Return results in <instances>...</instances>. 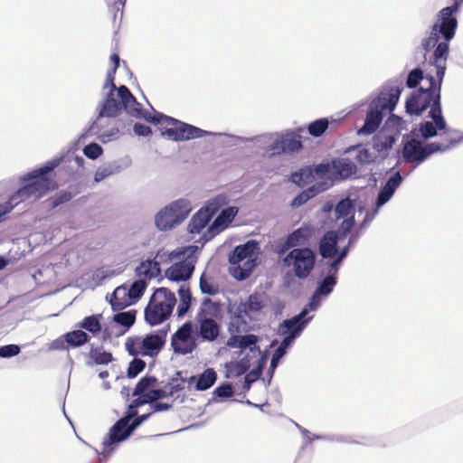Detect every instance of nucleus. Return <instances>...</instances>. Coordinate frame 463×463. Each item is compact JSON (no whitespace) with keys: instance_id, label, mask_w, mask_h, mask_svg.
Segmentation results:
<instances>
[{"instance_id":"24","label":"nucleus","mask_w":463,"mask_h":463,"mask_svg":"<svg viewBox=\"0 0 463 463\" xmlns=\"http://www.w3.org/2000/svg\"><path fill=\"white\" fill-rule=\"evenodd\" d=\"M357 172L356 165L347 158L332 160V175L335 180L348 179Z\"/></svg>"},{"instance_id":"18","label":"nucleus","mask_w":463,"mask_h":463,"mask_svg":"<svg viewBox=\"0 0 463 463\" xmlns=\"http://www.w3.org/2000/svg\"><path fill=\"white\" fill-rule=\"evenodd\" d=\"M228 313L230 315L228 331L231 335L248 333L251 329L248 314L239 303L231 304Z\"/></svg>"},{"instance_id":"19","label":"nucleus","mask_w":463,"mask_h":463,"mask_svg":"<svg viewBox=\"0 0 463 463\" xmlns=\"http://www.w3.org/2000/svg\"><path fill=\"white\" fill-rule=\"evenodd\" d=\"M313 316L307 317V310H301L299 314L291 318L283 320L279 326V335H293L298 338L313 319Z\"/></svg>"},{"instance_id":"14","label":"nucleus","mask_w":463,"mask_h":463,"mask_svg":"<svg viewBox=\"0 0 463 463\" xmlns=\"http://www.w3.org/2000/svg\"><path fill=\"white\" fill-rule=\"evenodd\" d=\"M428 117L431 118V121L427 120L420 122L418 128L411 130V136L428 140L437 137L439 130L447 129V122L442 115V109L441 106L439 105L438 99L436 100L435 107L431 108L429 111Z\"/></svg>"},{"instance_id":"28","label":"nucleus","mask_w":463,"mask_h":463,"mask_svg":"<svg viewBox=\"0 0 463 463\" xmlns=\"http://www.w3.org/2000/svg\"><path fill=\"white\" fill-rule=\"evenodd\" d=\"M109 302L114 311H120L132 305L128 288L125 285L118 287L111 294Z\"/></svg>"},{"instance_id":"44","label":"nucleus","mask_w":463,"mask_h":463,"mask_svg":"<svg viewBox=\"0 0 463 463\" xmlns=\"http://www.w3.org/2000/svg\"><path fill=\"white\" fill-rule=\"evenodd\" d=\"M395 137L392 135H376L373 140V146L379 154L387 153L395 143Z\"/></svg>"},{"instance_id":"37","label":"nucleus","mask_w":463,"mask_h":463,"mask_svg":"<svg viewBox=\"0 0 463 463\" xmlns=\"http://www.w3.org/2000/svg\"><path fill=\"white\" fill-rule=\"evenodd\" d=\"M114 360L110 352L103 350L102 347H91L89 353V361L87 365L92 366L93 364L105 365Z\"/></svg>"},{"instance_id":"25","label":"nucleus","mask_w":463,"mask_h":463,"mask_svg":"<svg viewBox=\"0 0 463 463\" xmlns=\"http://www.w3.org/2000/svg\"><path fill=\"white\" fill-rule=\"evenodd\" d=\"M259 248V243L255 240H250L244 244L238 245L234 248L229 256V261L232 267L241 263L247 259L252 258L255 250Z\"/></svg>"},{"instance_id":"13","label":"nucleus","mask_w":463,"mask_h":463,"mask_svg":"<svg viewBox=\"0 0 463 463\" xmlns=\"http://www.w3.org/2000/svg\"><path fill=\"white\" fill-rule=\"evenodd\" d=\"M198 345V337L195 335L192 321L184 323L171 337V347L176 354L186 355L192 354Z\"/></svg>"},{"instance_id":"39","label":"nucleus","mask_w":463,"mask_h":463,"mask_svg":"<svg viewBox=\"0 0 463 463\" xmlns=\"http://www.w3.org/2000/svg\"><path fill=\"white\" fill-rule=\"evenodd\" d=\"M209 214L201 209L192 217L188 223V232L191 234H199L211 221Z\"/></svg>"},{"instance_id":"22","label":"nucleus","mask_w":463,"mask_h":463,"mask_svg":"<svg viewBox=\"0 0 463 463\" xmlns=\"http://www.w3.org/2000/svg\"><path fill=\"white\" fill-rule=\"evenodd\" d=\"M149 302L155 303V306L159 309H163L165 314L169 317L176 304V298L175 294L168 288H159L154 292Z\"/></svg>"},{"instance_id":"61","label":"nucleus","mask_w":463,"mask_h":463,"mask_svg":"<svg viewBox=\"0 0 463 463\" xmlns=\"http://www.w3.org/2000/svg\"><path fill=\"white\" fill-rule=\"evenodd\" d=\"M386 125L388 128H393L396 133H400L402 130L405 129V121L399 116L392 114L387 121Z\"/></svg>"},{"instance_id":"11","label":"nucleus","mask_w":463,"mask_h":463,"mask_svg":"<svg viewBox=\"0 0 463 463\" xmlns=\"http://www.w3.org/2000/svg\"><path fill=\"white\" fill-rule=\"evenodd\" d=\"M197 249V246H187L172 251L170 258L180 261L174 263L165 270V277L172 281L188 280L194 270V264L185 259H189Z\"/></svg>"},{"instance_id":"33","label":"nucleus","mask_w":463,"mask_h":463,"mask_svg":"<svg viewBox=\"0 0 463 463\" xmlns=\"http://www.w3.org/2000/svg\"><path fill=\"white\" fill-rule=\"evenodd\" d=\"M256 265V258L247 259L243 260L241 263L231 267L230 273L237 280H245L250 277Z\"/></svg>"},{"instance_id":"10","label":"nucleus","mask_w":463,"mask_h":463,"mask_svg":"<svg viewBox=\"0 0 463 463\" xmlns=\"http://www.w3.org/2000/svg\"><path fill=\"white\" fill-rule=\"evenodd\" d=\"M317 260L315 251L309 247L296 248L288 251L282 260L284 266L292 267L294 275L299 279H307L314 269Z\"/></svg>"},{"instance_id":"26","label":"nucleus","mask_w":463,"mask_h":463,"mask_svg":"<svg viewBox=\"0 0 463 463\" xmlns=\"http://www.w3.org/2000/svg\"><path fill=\"white\" fill-rule=\"evenodd\" d=\"M314 228L311 225L304 224L296 229L286 237L290 242L293 249L301 248L300 246L306 244L313 236Z\"/></svg>"},{"instance_id":"48","label":"nucleus","mask_w":463,"mask_h":463,"mask_svg":"<svg viewBox=\"0 0 463 463\" xmlns=\"http://www.w3.org/2000/svg\"><path fill=\"white\" fill-rule=\"evenodd\" d=\"M97 130L99 132L96 134H92L91 136L98 135L99 140L103 143H107V142H109V141L117 138L118 136V133H119V130L117 127H113L110 129L101 131V128L99 126V121H98V129ZM90 136V135L86 136L85 133H83L80 137V139L84 140L86 137H88Z\"/></svg>"},{"instance_id":"42","label":"nucleus","mask_w":463,"mask_h":463,"mask_svg":"<svg viewBox=\"0 0 463 463\" xmlns=\"http://www.w3.org/2000/svg\"><path fill=\"white\" fill-rule=\"evenodd\" d=\"M280 143L282 144L281 146L285 148L284 154L297 152L303 146L299 139V136L292 132L280 134Z\"/></svg>"},{"instance_id":"55","label":"nucleus","mask_w":463,"mask_h":463,"mask_svg":"<svg viewBox=\"0 0 463 463\" xmlns=\"http://www.w3.org/2000/svg\"><path fill=\"white\" fill-rule=\"evenodd\" d=\"M354 225L355 220L354 214H352L348 218H344L337 231L339 239L345 238L351 232Z\"/></svg>"},{"instance_id":"16","label":"nucleus","mask_w":463,"mask_h":463,"mask_svg":"<svg viewBox=\"0 0 463 463\" xmlns=\"http://www.w3.org/2000/svg\"><path fill=\"white\" fill-rule=\"evenodd\" d=\"M197 325L194 328L198 343H213L221 334V326L212 317L204 314L203 308L196 316Z\"/></svg>"},{"instance_id":"20","label":"nucleus","mask_w":463,"mask_h":463,"mask_svg":"<svg viewBox=\"0 0 463 463\" xmlns=\"http://www.w3.org/2000/svg\"><path fill=\"white\" fill-rule=\"evenodd\" d=\"M259 342V336L252 334L246 335H232L227 342L226 345L230 348H240L241 350L249 349V351L255 356V354H260L261 351L260 346L257 345Z\"/></svg>"},{"instance_id":"9","label":"nucleus","mask_w":463,"mask_h":463,"mask_svg":"<svg viewBox=\"0 0 463 463\" xmlns=\"http://www.w3.org/2000/svg\"><path fill=\"white\" fill-rule=\"evenodd\" d=\"M193 207L188 199L175 200L160 210L155 216L156 226L160 231H168L183 222Z\"/></svg>"},{"instance_id":"31","label":"nucleus","mask_w":463,"mask_h":463,"mask_svg":"<svg viewBox=\"0 0 463 463\" xmlns=\"http://www.w3.org/2000/svg\"><path fill=\"white\" fill-rule=\"evenodd\" d=\"M128 164H122L120 160H115L113 162H109L100 167H99L94 175V181L96 183H99L102 180L113 175L115 174H118L123 169L128 167Z\"/></svg>"},{"instance_id":"59","label":"nucleus","mask_w":463,"mask_h":463,"mask_svg":"<svg viewBox=\"0 0 463 463\" xmlns=\"http://www.w3.org/2000/svg\"><path fill=\"white\" fill-rule=\"evenodd\" d=\"M325 299L326 298L324 297L314 291L308 304L302 310H307V315L309 311H317L320 307L322 301Z\"/></svg>"},{"instance_id":"36","label":"nucleus","mask_w":463,"mask_h":463,"mask_svg":"<svg viewBox=\"0 0 463 463\" xmlns=\"http://www.w3.org/2000/svg\"><path fill=\"white\" fill-rule=\"evenodd\" d=\"M146 322L154 326L162 324L168 317L163 309H159L155 303L149 302L144 311Z\"/></svg>"},{"instance_id":"41","label":"nucleus","mask_w":463,"mask_h":463,"mask_svg":"<svg viewBox=\"0 0 463 463\" xmlns=\"http://www.w3.org/2000/svg\"><path fill=\"white\" fill-rule=\"evenodd\" d=\"M102 315H91L84 317L80 323L79 326L92 334L94 336L99 335L102 330L101 320Z\"/></svg>"},{"instance_id":"4","label":"nucleus","mask_w":463,"mask_h":463,"mask_svg":"<svg viewBox=\"0 0 463 463\" xmlns=\"http://www.w3.org/2000/svg\"><path fill=\"white\" fill-rule=\"evenodd\" d=\"M462 4L463 0H454L452 5L444 7L438 13L430 35L421 41V46L426 52L438 44H445L448 53L449 52V42L454 38L458 27L456 14Z\"/></svg>"},{"instance_id":"1","label":"nucleus","mask_w":463,"mask_h":463,"mask_svg":"<svg viewBox=\"0 0 463 463\" xmlns=\"http://www.w3.org/2000/svg\"><path fill=\"white\" fill-rule=\"evenodd\" d=\"M448 49L445 44H438L430 58V64L436 69L437 80L430 74L426 75L429 87H420L413 91L406 99L405 109L410 115L420 116L428 108H434L436 100L440 103V90L447 69Z\"/></svg>"},{"instance_id":"52","label":"nucleus","mask_w":463,"mask_h":463,"mask_svg":"<svg viewBox=\"0 0 463 463\" xmlns=\"http://www.w3.org/2000/svg\"><path fill=\"white\" fill-rule=\"evenodd\" d=\"M128 330L126 328L117 326V324H111L107 326L103 329V340H110L112 337H119L125 335Z\"/></svg>"},{"instance_id":"30","label":"nucleus","mask_w":463,"mask_h":463,"mask_svg":"<svg viewBox=\"0 0 463 463\" xmlns=\"http://www.w3.org/2000/svg\"><path fill=\"white\" fill-rule=\"evenodd\" d=\"M160 264L156 260H146L135 269L137 277L145 279H151L160 275Z\"/></svg>"},{"instance_id":"12","label":"nucleus","mask_w":463,"mask_h":463,"mask_svg":"<svg viewBox=\"0 0 463 463\" xmlns=\"http://www.w3.org/2000/svg\"><path fill=\"white\" fill-rule=\"evenodd\" d=\"M403 181V177L400 171H396L391 175L385 184L379 191L374 208L372 212H367L363 222L359 224V230L363 231L368 227V225L373 221L379 213L380 208L386 204L393 196L395 191L399 188Z\"/></svg>"},{"instance_id":"6","label":"nucleus","mask_w":463,"mask_h":463,"mask_svg":"<svg viewBox=\"0 0 463 463\" xmlns=\"http://www.w3.org/2000/svg\"><path fill=\"white\" fill-rule=\"evenodd\" d=\"M146 121L153 124L166 125L167 128L162 130L161 135L176 142L217 135L216 133L203 130L156 111L154 115L149 112Z\"/></svg>"},{"instance_id":"60","label":"nucleus","mask_w":463,"mask_h":463,"mask_svg":"<svg viewBox=\"0 0 463 463\" xmlns=\"http://www.w3.org/2000/svg\"><path fill=\"white\" fill-rule=\"evenodd\" d=\"M21 352V348L17 345L10 344L6 345L0 346V357L2 358H11L14 357Z\"/></svg>"},{"instance_id":"62","label":"nucleus","mask_w":463,"mask_h":463,"mask_svg":"<svg viewBox=\"0 0 463 463\" xmlns=\"http://www.w3.org/2000/svg\"><path fill=\"white\" fill-rule=\"evenodd\" d=\"M290 249L293 250V247L291 246L287 237H285L282 241H274L273 251L279 256L286 254L287 251Z\"/></svg>"},{"instance_id":"51","label":"nucleus","mask_w":463,"mask_h":463,"mask_svg":"<svg viewBox=\"0 0 463 463\" xmlns=\"http://www.w3.org/2000/svg\"><path fill=\"white\" fill-rule=\"evenodd\" d=\"M146 368V362L140 358L134 357L129 363L127 376L130 379L137 377Z\"/></svg>"},{"instance_id":"32","label":"nucleus","mask_w":463,"mask_h":463,"mask_svg":"<svg viewBox=\"0 0 463 463\" xmlns=\"http://www.w3.org/2000/svg\"><path fill=\"white\" fill-rule=\"evenodd\" d=\"M326 189L327 187H326L323 184H314L307 188L306 190L302 191L300 194H298L292 200L290 206L292 208H298L304 205L307 201L316 197L318 194L324 192Z\"/></svg>"},{"instance_id":"8","label":"nucleus","mask_w":463,"mask_h":463,"mask_svg":"<svg viewBox=\"0 0 463 463\" xmlns=\"http://www.w3.org/2000/svg\"><path fill=\"white\" fill-rule=\"evenodd\" d=\"M463 141V136L458 139H451L448 145H441L437 142L425 144L413 137L403 144L402 155L406 163H412L419 165L430 156L437 152H445Z\"/></svg>"},{"instance_id":"5","label":"nucleus","mask_w":463,"mask_h":463,"mask_svg":"<svg viewBox=\"0 0 463 463\" xmlns=\"http://www.w3.org/2000/svg\"><path fill=\"white\" fill-rule=\"evenodd\" d=\"M402 90L400 85L389 86L371 101L364 124L358 130L359 135H371L377 130L384 112H392L395 109Z\"/></svg>"},{"instance_id":"35","label":"nucleus","mask_w":463,"mask_h":463,"mask_svg":"<svg viewBox=\"0 0 463 463\" xmlns=\"http://www.w3.org/2000/svg\"><path fill=\"white\" fill-rule=\"evenodd\" d=\"M138 415L137 409L130 410L128 408V413L118 420L109 429V433L104 438V440L116 439V435L121 432L124 428L128 427L129 423Z\"/></svg>"},{"instance_id":"63","label":"nucleus","mask_w":463,"mask_h":463,"mask_svg":"<svg viewBox=\"0 0 463 463\" xmlns=\"http://www.w3.org/2000/svg\"><path fill=\"white\" fill-rule=\"evenodd\" d=\"M260 355V358L257 361V365L250 372L253 376H255V379H258L261 376L263 369L267 364L268 360V354L267 353H261Z\"/></svg>"},{"instance_id":"3","label":"nucleus","mask_w":463,"mask_h":463,"mask_svg":"<svg viewBox=\"0 0 463 463\" xmlns=\"http://www.w3.org/2000/svg\"><path fill=\"white\" fill-rule=\"evenodd\" d=\"M61 162V159L51 160L43 166L21 176L19 180L23 184L22 187L10 197L8 202L0 204V221L18 203L28 199H39L48 191L54 189L55 182L52 180L48 175L57 167Z\"/></svg>"},{"instance_id":"34","label":"nucleus","mask_w":463,"mask_h":463,"mask_svg":"<svg viewBox=\"0 0 463 463\" xmlns=\"http://www.w3.org/2000/svg\"><path fill=\"white\" fill-rule=\"evenodd\" d=\"M239 304L248 314L250 321H251L254 318V315L258 314L265 306L263 298L259 293L250 294L246 301L240 302Z\"/></svg>"},{"instance_id":"15","label":"nucleus","mask_w":463,"mask_h":463,"mask_svg":"<svg viewBox=\"0 0 463 463\" xmlns=\"http://www.w3.org/2000/svg\"><path fill=\"white\" fill-rule=\"evenodd\" d=\"M152 416V412H148L142 415H137L128 427L124 428L121 432L116 435V439L110 440H103L102 442V450L99 451L95 449V452L98 455H102L103 457H109L112 452H114L118 447V445L125 440H127L132 433L146 420H147Z\"/></svg>"},{"instance_id":"21","label":"nucleus","mask_w":463,"mask_h":463,"mask_svg":"<svg viewBox=\"0 0 463 463\" xmlns=\"http://www.w3.org/2000/svg\"><path fill=\"white\" fill-rule=\"evenodd\" d=\"M231 137H232L235 140L241 141V142H247V141H256V142H264V143L271 142L266 150L267 154L269 156H279V155L284 154V152H285V148H284V146H281L282 144L280 143V141H281L280 134H278V133L268 134V135H263V136H257V137H254L251 138H245V137H237V136H231Z\"/></svg>"},{"instance_id":"40","label":"nucleus","mask_w":463,"mask_h":463,"mask_svg":"<svg viewBox=\"0 0 463 463\" xmlns=\"http://www.w3.org/2000/svg\"><path fill=\"white\" fill-rule=\"evenodd\" d=\"M178 295L180 298V302L177 306V317H183L189 311L193 297L190 291V288L186 285H181L178 288Z\"/></svg>"},{"instance_id":"7","label":"nucleus","mask_w":463,"mask_h":463,"mask_svg":"<svg viewBox=\"0 0 463 463\" xmlns=\"http://www.w3.org/2000/svg\"><path fill=\"white\" fill-rule=\"evenodd\" d=\"M169 326L146 335L144 337L133 335L127 338L125 349L130 356L137 355L156 357L164 348Z\"/></svg>"},{"instance_id":"57","label":"nucleus","mask_w":463,"mask_h":463,"mask_svg":"<svg viewBox=\"0 0 463 463\" xmlns=\"http://www.w3.org/2000/svg\"><path fill=\"white\" fill-rule=\"evenodd\" d=\"M213 395L218 398H232L234 395V390L230 383H224L215 388Z\"/></svg>"},{"instance_id":"29","label":"nucleus","mask_w":463,"mask_h":463,"mask_svg":"<svg viewBox=\"0 0 463 463\" xmlns=\"http://www.w3.org/2000/svg\"><path fill=\"white\" fill-rule=\"evenodd\" d=\"M217 380V373L213 368L205 369L201 374L198 375L197 379L195 376H191L187 382L192 383L195 382L196 391H206L210 389Z\"/></svg>"},{"instance_id":"53","label":"nucleus","mask_w":463,"mask_h":463,"mask_svg":"<svg viewBox=\"0 0 463 463\" xmlns=\"http://www.w3.org/2000/svg\"><path fill=\"white\" fill-rule=\"evenodd\" d=\"M350 246L346 245L344 248H342L340 250H337L336 255L333 258V260L327 263V266L333 269L334 272H338L339 268L343 260L346 258L349 250Z\"/></svg>"},{"instance_id":"56","label":"nucleus","mask_w":463,"mask_h":463,"mask_svg":"<svg viewBox=\"0 0 463 463\" xmlns=\"http://www.w3.org/2000/svg\"><path fill=\"white\" fill-rule=\"evenodd\" d=\"M103 149L102 147L95 142H92L83 148L84 155L90 159H97L99 156L102 155Z\"/></svg>"},{"instance_id":"46","label":"nucleus","mask_w":463,"mask_h":463,"mask_svg":"<svg viewBox=\"0 0 463 463\" xmlns=\"http://www.w3.org/2000/svg\"><path fill=\"white\" fill-rule=\"evenodd\" d=\"M227 203V197L223 194H219L207 201L206 204L201 208L205 211L212 218L223 205Z\"/></svg>"},{"instance_id":"47","label":"nucleus","mask_w":463,"mask_h":463,"mask_svg":"<svg viewBox=\"0 0 463 463\" xmlns=\"http://www.w3.org/2000/svg\"><path fill=\"white\" fill-rule=\"evenodd\" d=\"M157 383V379L153 375H146L142 377L137 383L133 392L132 396L139 395V394H145L149 389L154 387L156 383Z\"/></svg>"},{"instance_id":"50","label":"nucleus","mask_w":463,"mask_h":463,"mask_svg":"<svg viewBox=\"0 0 463 463\" xmlns=\"http://www.w3.org/2000/svg\"><path fill=\"white\" fill-rule=\"evenodd\" d=\"M329 122L327 118H323L311 122L307 127L308 134L314 137H321L328 128Z\"/></svg>"},{"instance_id":"2","label":"nucleus","mask_w":463,"mask_h":463,"mask_svg":"<svg viewBox=\"0 0 463 463\" xmlns=\"http://www.w3.org/2000/svg\"><path fill=\"white\" fill-rule=\"evenodd\" d=\"M98 112L97 118L91 123L85 131V135L96 134L98 129V121L103 118H117L124 110L128 115L136 118L146 120L149 111L143 109L142 105L130 92L129 89L121 85L118 90H109L104 93L101 100L96 107Z\"/></svg>"},{"instance_id":"38","label":"nucleus","mask_w":463,"mask_h":463,"mask_svg":"<svg viewBox=\"0 0 463 463\" xmlns=\"http://www.w3.org/2000/svg\"><path fill=\"white\" fill-rule=\"evenodd\" d=\"M356 202L350 197L341 199L335 206L334 212L336 220L354 215Z\"/></svg>"},{"instance_id":"49","label":"nucleus","mask_w":463,"mask_h":463,"mask_svg":"<svg viewBox=\"0 0 463 463\" xmlns=\"http://www.w3.org/2000/svg\"><path fill=\"white\" fill-rule=\"evenodd\" d=\"M147 287V283L145 279H139L132 283L128 291V297L132 301V304L137 302L144 294L146 288Z\"/></svg>"},{"instance_id":"27","label":"nucleus","mask_w":463,"mask_h":463,"mask_svg":"<svg viewBox=\"0 0 463 463\" xmlns=\"http://www.w3.org/2000/svg\"><path fill=\"white\" fill-rule=\"evenodd\" d=\"M337 273L334 272L330 267H326V271H323L325 277L318 281L316 292L326 298L334 290L337 283Z\"/></svg>"},{"instance_id":"43","label":"nucleus","mask_w":463,"mask_h":463,"mask_svg":"<svg viewBox=\"0 0 463 463\" xmlns=\"http://www.w3.org/2000/svg\"><path fill=\"white\" fill-rule=\"evenodd\" d=\"M63 338H65L66 344L72 348L80 347L90 340V336L80 329L66 333Z\"/></svg>"},{"instance_id":"64","label":"nucleus","mask_w":463,"mask_h":463,"mask_svg":"<svg viewBox=\"0 0 463 463\" xmlns=\"http://www.w3.org/2000/svg\"><path fill=\"white\" fill-rule=\"evenodd\" d=\"M200 289L203 294L213 296L218 293V288L205 279L204 274L200 278Z\"/></svg>"},{"instance_id":"45","label":"nucleus","mask_w":463,"mask_h":463,"mask_svg":"<svg viewBox=\"0 0 463 463\" xmlns=\"http://www.w3.org/2000/svg\"><path fill=\"white\" fill-rule=\"evenodd\" d=\"M136 310L118 312L112 317V323L129 330L136 321Z\"/></svg>"},{"instance_id":"17","label":"nucleus","mask_w":463,"mask_h":463,"mask_svg":"<svg viewBox=\"0 0 463 463\" xmlns=\"http://www.w3.org/2000/svg\"><path fill=\"white\" fill-rule=\"evenodd\" d=\"M236 206H229L221 211V213L214 219L213 223L207 228L206 232L203 234L199 241L203 244L211 241L213 237L224 231L229 224L233 221L238 213Z\"/></svg>"},{"instance_id":"54","label":"nucleus","mask_w":463,"mask_h":463,"mask_svg":"<svg viewBox=\"0 0 463 463\" xmlns=\"http://www.w3.org/2000/svg\"><path fill=\"white\" fill-rule=\"evenodd\" d=\"M424 78L423 71L420 68H415L409 72L406 79V86L409 89H414Z\"/></svg>"},{"instance_id":"23","label":"nucleus","mask_w":463,"mask_h":463,"mask_svg":"<svg viewBox=\"0 0 463 463\" xmlns=\"http://www.w3.org/2000/svg\"><path fill=\"white\" fill-rule=\"evenodd\" d=\"M339 235L336 231L325 232L318 243V252L323 259H333L338 250Z\"/></svg>"},{"instance_id":"58","label":"nucleus","mask_w":463,"mask_h":463,"mask_svg":"<svg viewBox=\"0 0 463 463\" xmlns=\"http://www.w3.org/2000/svg\"><path fill=\"white\" fill-rule=\"evenodd\" d=\"M306 439H306L305 443L312 442L313 440H317V439H324V440L337 441V442H346V443L351 442V439L349 437L342 436V435H338V436L313 435L312 437L308 435V436H307Z\"/></svg>"}]
</instances>
